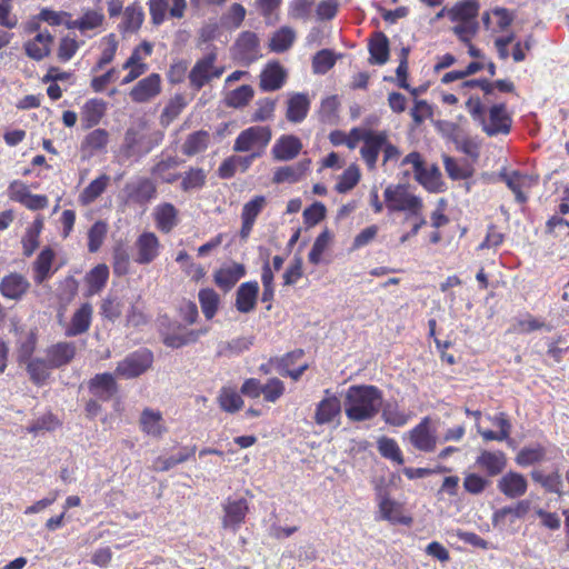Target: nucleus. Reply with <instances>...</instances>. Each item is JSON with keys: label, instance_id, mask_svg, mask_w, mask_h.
<instances>
[{"label": "nucleus", "instance_id": "nucleus-30", "mask_svg": "<svg viewBox=\"0 0 569 569\" xmlns=\"http://www.w3.org/2000/svg\"><path fill=\"white\" fill-rule=\"evenodd\" d=\"M53 40L50 31H40L23 44L24 52L30 59L41 61L50 54Z\"/></svg>", "mask_w": 569, "mask_h": 569}, {"label": "nucleus", "instance_id": "nucleus-32", "mask_svg": "<svg viewBox=\"0 0 569 569\" xmlns=\"http://www.w3.org/2000/svg\"><path fill=\"white\" fill-rule=\"evenodd\" d=\"M90 392L102 401H109L118 391L114 377L109 373H98L88 383Z\"/></svg>", "mask_w": 569, "mask_h": 569}, {"label": "nucleus", "instance_id": "nucleus-38", "mask_svg": "<svg viewBox=\"0 0 569 569\" xmlns=\"http://www.w3.org/2000/svg\"><path fill=\"white\" fill-rule=\"evenodd\" d=\"M140 429L147 436L160 438L167 431L160 411L146 408L140 416Z\"/></svg>", "mask_w": 569, "mask_h": 569}, {"label": "nucleus", "instance_id": "nucleus-60", "mask_svg": "<svg viewBox=\"0 0 569 569\" xmlns=\"http://www.w3.org/2000/svg\"><path fill=\"white\" fill-rule=\"evenodd\" d=\"M531 478L535 482L540 483L548 492L561 495L562 479L558 471L545 475L540 470L531 471Z\"/></svg>", "mask_w": 569, "mask_h": 569}, {"label": "nucleus", "instance_id": "nucleus-49", "mask_svg": "<svg viewBox=\"0 0 569 569\" xmlns=\"http://www.w3.org/2000/svg\"><path fill=\"white\" fill-rule=\"evenodd\" d=\"M253 97V88L250 84H242L227 92L223 102L229 108L242 109L250 103Z\"/></svg>", "mask_w": 569, "mask_h": 569}, {"label": "nucleus", "instance_id": "nucleus-59", "mask_svg": "<svg viewBox=\"0 0 569 569\" xmlns=\"http://www.w3.org/2000/svg\"><path fill=\"white\" fill-rule=\"evenodd\" d=\"M102 51L101 54L94 66V70H101L107 64L111 63L116 57L118 50V40L113 33L107 34L102 38Z\"/></svg>", "mask_w": 569, "mask_h": 569}, {"label": "nucleus", "instance_id": "nucleus-40", "mask_svg": "<svg viewBox=\"0 0 569 569\" xmlns=\"http://www.w3.org/2000/svg\"><path fill=\"white\" fill-rule=\"evenodd\" d=\"M180 164L177 157L168 156L158 160L151 168L150 172L164 183H174L180 179L181 174L172 171Z\"/></svg>", "mask_w": 569, "mask_h": 569}, {"label": "nucleus", "instance_id": "nucleus-52", "mask_svg": "<svg viewBox=\"0 0 569 569\" xmlns=\"http://www.w3.org/2000/svg\"><path fill=\"white\" fill-rule=\"evenodd\" d=\"M296 40V32L290 27H281L277 30L269 42L272 52L282 53L289 50Z\"/></svg>", "mask_w": 569, "mask_h": 569}, {"label": "nucleus", "instance_id": "nucleus-58", "mask_svg": "<svg viewBox=\"0 0 569 569\" xmlns=\"http://www.w3.org/2000/svg\"><path fill=\"white\" fill-rule=\"evenodd\" d=\"M378 451L383 458L389 459L397 465L405 463L402 451L397 441L392 438L381 437L378 440Z\"/></svg>", "mask_w": 569, "mask_h": 569}, {"label": "nucleus", "instance_id": "nucleus-48", "mask_svg": "<svg viewBox=\"0 0 569 569\" xmlns=\"http://www.w3.org/2000/svg\"><path fill=\"white\" fill-rule=\"evenodd\" d=\"M210 143V134L206 130H198L190 133L181 148V151L184 156L193 157L202 151H204Z\"/></svg>", "mask_w": 569, "mask_h": 569}, {"label": "nucleus", "instance_id": "nucleus-34", "mask_svg": "<svg viewBox=\"0 0 569 569\" xmlns=\"http://www.w3.org/2000/svg\"><path fill=\"white\" fill-rule=\"evenodd\" d=\"M109 132L106 129L97 128L88 132L81 141L80 151L83 157H93L106 150L109 143Z\"/></svg>", "mask_w": 569, "mask_h": 569}, {"label": "nucleus", "instance_id": "nucleus-22", "mask_svg": "<svg viewBox=\"0 0 569 569\" xmlns=\"http://www.w3.org/2000/svg\"><path fill=\"white\" fill-rule=\"evenodd\" d=\"M302 147V142L297 136L282 134L273 143L271 156L276 161H291L299 156Z\"/></svg>", "mask_w": 569, "mask_h": 569}, {"label": "nucleus", "instance_id": "nucleus-25", "mask_svg": "<svg viewBox=\"0 0 569 569\" xmlns=\"http://www.w3.org/2000/svg\"><path fill=\"white\" fill-rule=\"evenodd\" d=\"M30 282L21 273L10 272L0 281V293L10 300H20L29 291Z\"/></svg>", "mask_w": 569, "mask_h": 569}, {"label": "nucleus", "instance_id": "nucleus-55", "mask_svg": "<svg viewBox=\"0 0 569 569\" xmlns=\"http://www.w3.org/2000/svg\"><path fill=\"white\" fill-rule=\"evenodd\" d=\"M361 172L357 164H350L338 178L335 190L338 193H347L360 181Z\"/></svg>", "mask_w": 569, "mask_h": 569}, {"label": "nucleus", "instance_id": "nucleus-24", "mask_svg": "<svg viewBox=\"0 0 569 569\" xmlns=\"http://www.w3.org/2000/svg\"><path fill=\"white\" fill-rule=\"evenodd\" d=\"M156 228L164 234L170 233L180 222L179 210L171 202H161L152 212Z\"/></svg>", "mask_w": 569, "mask_h": 569}, {"label": "nucleus", "instance_id": "nucleus-43", "mask_svg": "<svg viewBox=\"0 0 569 569\" xmlns=\"http://www.w3.org/2000/svg\"><path fill=\"white\" fill-rule=\"evenodd\" d=\"M479 8L480 6L476 0H462L448 9L447 17L455 23L473 21L477 20Z\"/></svg>", "mask_w": 569, "mask_h": 569}, {"label": "nucleus", "instance_id": "nucleus-20", "mask_svg": "<svg viewBox=\"0 0 569 569\" xmlns=\"http://www.w3.org/2000/svg\"><path fill=\"white\" fill-rule=\"evenodd\" d=\"M430 418L425 417L409 432L411 445L419 451L431 452L437 447V437L430 430Z\"/></svg>", "mask_w": 569, "mask_h": 569}, {"label": "nucleus", "instance_id": "nucleus-63", "mask_svg": "<svg viewBox=\"0 0 569 569\" xmlns=\"http://www.w3.org/2000/svg\"><path fill=\"white\" fill-rule=\"evenodd\" d=\"M336 63L333 52L329 49L318 51L312 58V71L317 74L327 73Z\"/></svg>", "mask_w": 569, "mask_h": 569}, {"label": "nucleus", "instance_id": "nucleus-50", "mask_svg": "<svg viewBox=\"0 0 569 569\" xmlns=\"http://www.w3.org/2000/svg\"><path fill=\"white\" fill-rule=\"evenodd\" d=\"M110 183V177L106 173L92 180L80 193L79 201L83 206H88L96 201L107 189Z\"/></svg>", "mask_w": 569, "mask_h": 569}, {"label": "nucleus", "instance_id": "nucleus-61", "mask_svg": "<svg viewBox=\"0 0 569 569\" xmlns=\"http://www.w3.org/2000/svg\"><path fill=\"white\" fill-rule=\"evenodd\" d=\"M107 232H108V226L102 220H98L91 226V228L88 231V250H89V252L94 253L101 248V246L106 239Z\"/></svg>", "mask_w": 569, "mask_h": 569}, {"label": "nucleus", "instance_id": "nucleus-9", "mask_svg": "<svg viewBox=\"0 0 569 569\" xmlns=\"http://www.w3.org/2000/svg\"><path fill=\"white\" fill-rule=\"evenodd\" d=\"M303 357V349H295L282 357L270 358L269 363L273 365L282 377H289L293 381H298L309 368L308 362L301 361Z\"/></svg>", "mask_w": 569, "mask_h": 569}, {"label": "nucleus", "instance_id": "nucleus-28", "mask_svg": "<svg viewBox=\"0 0 569 569\" xmlns=\"http://www.w3.org/2000/svg\"><path fill=\"white\" fill-rule=\"evenodd\" d=\"M77 347L72 341H60L49 346L46 358L53 369L69 365L76 357Z\"/></svg>", "mask_w": 569, "mask_h": 569}, {"label": "nucleus", "instance_id": "nucleus-64", "mask_svg": "<svg viewBox=\"0 0 569 569\" xmlns=\"http://www.w3.org/2000/svg\"><path fill=\"white\" fill-rule=\"evenodd\" d=\"M479 31V23L477 20L456 22L452 27V32L458 40L463 44H469L470 41L477 36Z\"/></svg>", "mask_w": 569, "mask_h": 569}, {"label": "nucleus", "instance_id": "nucleus-15", "mask_svg": "<svg viewBox=\"0 0 569 569\" xmlns=\"http://www.w3.org/2000/svg\"><path fill=\"white\" fill-rule=\"evenodd\" d=\"M512 119L506 110V104H493L489 109V118L481 123L482 130L489 136L508 134L511 129Z\"/></svg>", "mask_w": 569, "mask_h": 569}, {"label": "nucleus", "instance_id": "nucleus-37", "mask_svg": "<svg viewBox=\"0 0 569 569\" xmlns=\"http://www.w3.org/2000/svg\"><path fill=\"white\" fill-rule=\"evenodd\" d=\"M310 100L306 93H293L287 101L286 118L289 122H302L309 112Z\"/></svg>", "mask_w": 569, "mask_h": 569}, {"label": "nucleus", "instance_id": "nucleus-29", "mask_svg": "<svg viewBox=\"0 0 569 569\" xmlns=\"http://www.w3.org/2000/svg\"><path fill=\"white\" fill-rule=\"evenodd\" d=\"M54 260V250L49 246L42 248L32 263L33 280L36 283H43L46 280L50 279L52 274L58 270V268L52 270Z\"/></svg>", "mask_w": 569, "mask_h": 569}, {"label": "nucleus", "instance_id": "nucleus-18", "mask_svg": "<svg viewBox=\"0 0 569 569\" xmlns=\"http://www.w3.org/2000/svg\"><path fill=\"white\" fill-rule=\"evenodd\" d=\"M527 478L513 470L503 473L497 481V489L508 499H519L528 490Z\"/></svg>", "mask_w": 569, "mask_h": 569}, {"label": "nucleus", "instance_id": "nucleus-8", "mask_svg": "<svg viewBox=\"0 0 569 569\" xmlns=\"http://www.w3.org/2000/svg\"><path fill=\"white\" fill-rule=\"evenodd\" d=\"M231 53L234 60L249 66L260 57V40L257 33L252 31H242L237 37L231 47Z\"/></svg>", "mask_w": 569, "mask_h": 569}, {"label": "nucleus", "instance_id": "nucleus-7", "mask_svg": "<svg viewBox=\"0 0 569 569\" xmlns=\"http://www.w3.org/2000/svg\"><path fill=\"white\" fill-rule=\"evenodd\" d=\"M153 362V355L149 349H140L128 355L116 368V376L132 379L144 373Z\"/></svg>", "mask_w": 569, "mask_h": 569}, {"label": "nucleus", "instance_id": "nucleus-44", "mask_svg": "<svg viewBox=\"0 0 569 569\" xmlns=\"http://www.w3.org/2000/svg\"><path fill=\"white\" fill-rule=\"evenodd\" d=\"M43 218L37 217L33 222L26 229L21 239L22 254L27 258L31 257L40 246V234L43 230Z\"/></svg>", "mask_w": 569, "mask_h": 569}, {"label": "nucleus", "instance_id": "nucleus-4", "mask_svg": "<svg viewBox=\"0 0 569 569\" xmlns=\"http://www.w3.org/2000/svg\"><path fill=\"white\" fill-rule=\"evenodd\" d=\"M218 50L212 47L209 52L199 58L188 73L189 86L194 91H200L204 86L214 79H219L224 72L226 67L217 64Z\"/></svg>", "mask_w": 569, "mask_h": 569}, {"label": "nucleus", "instance_id": "nucleus-17", "mask_svg": "<svg viewBox=\"0 0 569 569\" xmlns=\"http://www.w3.org/2000/svg\"><path fill=\"white\" fill-rule=\"evenodd\" d=\"M310 166L311 160L306 158L292 164L278 167L274 169L271 180L276 184L298 183L307 177L310 171Z\"/></svg>", "mask_w": 569, "mask_h": 569}, {"label": "nucleus", "instance_id": "nucleus-39", "mask_svg": "<svg viewBox=\"0 0 569 569\" xmlns=\"http://www.w3.org/2000/svg\"><path fill=\"white\" fill-rule=\"evenodd\" d=\"M488 419L499 429V431L489 429L478 430L483 440L505 441L510 438L512 426L506 412H499L495 416H489Z\"/></svg>", "mask_w": 569, "mask_h": 569}, {"label": "nucleus", "instance_id": "nucleus-16", "mask_svg": "<svg viewBox=\"0 0 569 569\" xmlns=\"http://www.w3.org/2000/svg\"><path fill=\"white\" fill-rule=\"evenodd\" d=\"M162 80L159 73L152 72L139 80L130 90L129 97L136 103H146L161 92Z\"/></svg>", "mask_w": 569, "mask_h": 569}, {"label": "nucleus", "instance_id": "nucleus-56", "mask_svg": "<svg viewBox=\"0 0 569 569\" xmlns=\"http://www.w3.org/2000/svg\"><path fill=\"white\" fill-rule=\"evenodd\" d=\"M180 188L182 191L188 192L196 189H201L206 184L207 174L202 168L191 167L183 174H181Z\"/></svg>", "mask_w": 569, "mask_h": 569}, {"label": "nucleus", "instance_id": "nucleus-12", "mask_svg": "<svg viewBox=\"0 0 569 569\" xmlns=\"http://www.w3.org/2000/svg\"><path fill=\"white\" fill-rule=\"evenodd\" d=\"M127 202L144 206L157 197V184L147 177L128 182L123 189Z\"/></svg>", "mask_w": 569, "mask_h": 569}, {"label": "nucleus", "instance_id": "nucleus-23", "mask_svg": "<svg viewBox=\"0 0 569 569\" xmlns=\"http://www.w3.org/2000/svg\"><path fill=\"white\" fill-rule=\"evenodd\" d=\"M108 110V103L101 98L87 100L80 110V122L83 130L98 126Z\"/></svg>", "mask_w": 569, "mask_h": 569}, {"label": "nucleus", "instance_id": "nucleus-19", "mask_svg": "<svg viewBox=\"0 0 569 569\" xmlns=\"http://www.w3.org/2000/svg\"><path fill=\"white\" fill-rule=\"evenodd\" d=\"M341 415V401L331 392L330 389L325 390V398L319 401L315 410V422L319 426L328 425Z\"/></svg>", "mask_w": 569, "mask_h": 569}, {"label": "nucleus", "instance_id": "nucleus-47", "mask_svg": "<svg viewBox=\"0 0 569 569\" xmlns=\"http://www.w3.org/2000/svg\"><path fill=\"white\" fill-rule=\"evenodd\" d=\"M416 181L429 192H439L442 190V176L438 166H425L422 170L416 174Z\"/></svg>", "mask_w": 569, "mask_h": 569}, {"label": "nucleus", "instance_id": "nucleus-2", "mask_svg": "<svg viewBox=\"0 0 569 569\" xmlns=\"http://www.w3.org/2000/svg\"><path fill=\"white\" fill-rule=\"evenodd\" d=\"M360 156L368 170H375L379 153L382 152V164L389 161L398 160L400 150L390 139L387 130H372L366 132L363 144L360 148Z\"/></svg>", "mask_w": 569, "mask_h": 569}, {"label": "nucleus", "instance_id": "nucleus-10", "mask_svg": "<svg viewBox=\"0 0 569 569\" xmlns=\"http://www.w3.org/2000/svg\"><path fill=\"white\" fill-rule=\"evenodd\" d=\"M499 178L513 192L516 201L526 203L529 199V191L538 184V178L519 170L502 171Z\"/></svg>", "mask_w": 569, "mask_h": 569}, {"label": "nucleus", "instance_id": "nucleus-27", "mask_svg": "<svg viewBox=\"0 0 569 569\" xmlns=\"http://www.w3.org/2000/svg\"><path fill=\"white\" fill-rule=\"evenodd\" d=\"M104 14L101 9H86L79 18L68 23L69 29H77L82 34H89L90 31L97 34L103 27Z\"/></svg>", "mask_w": 569, "mask_h": 569}, {"label": "nucleus", "instance_id": "nucleus-54", "mask_svg": "<svg viewBox=\"0 0 569 569\" xmlns=\"http://www.w3.org/2000/svg\"><path fill=\"white\" fill-rule=\"evenodd\" d=\"M218 403L220 408L229 413H234L243 407V400L232 387H222L219 391Z\"/></svg>", "mask_w": 569, "mask_h": 569}, {"label": "nucleus", "instance_id": "nucleus-36", "mask_svg": "<svg viewBox=\"0 0 569 569\" xmlns=\"http://www.w3.org/2000/svg\"><path fill=\"white\" fill-rule=\"evenodd\" d=\"M368 50L371 64H385L389 60L390 46L388 37L381 32H375L369 39Z\"/></svg>", "mask_w": 569, "mask_h": 569}, {"label": "nucleus", "instance_id": "nucleus-5", "mask_svg": "<svg viewBox=\"0 0 569 569\" xmlns=\"http://www.w3.org/2000/svg\"><path fill=\"white\" fill-rule=\"evenodd\" d=\"M272 139V130L269 126H251L242 130L233 142L234 152H259L261 158Z\"/></svg>", "mask_w": 569, "mask_h": 569}, {"label": "nucleus", "instance_id": "nucleus-3", "mask_svg": "<svg viewBox=\"0 0 569 569\" xmlns=\"http://www.w3.org/2000/svg\"><path fill=\"white\" fill-rule=\"evenodd\" d=\"M386 208L390 213L407 212L408 216H421L423 201L419 196L410 192L409 187L402 183L389 184L383 191Z\"/></svg>", "mask_w": 569, "mask_h": 569}, {"label": "nucleus", "instance_id": "nucleus-51", "mask_svg": "<svg viewBox=\"0 0 569 569\" xmlns=\"http://www.w3.org/2000/svg\"><path fill=\"white\" fill-rule=\"evenodd\" d=\"M198 299L204 318L211 320L219 310V295L212 288H203L199 290Z\"/></svg>", "mask_w": 569, "mask_h": 569}, {"label": "nucleus", "instance_id": "nucleus-1", "mask_svg": "<svg viewBox=\"0 0 569 569\" xmlns=\"http://www.w3.org/2000/svg\"><path fill=\"white\" fill-rule=\"evenodd\" d=\"M383 401L382 391L373 385H352L345 393V413L352 422L373 419Z\"/></svg>", "mask_w": 569, "mask_h": 569}, {"label": "nucleus", "instance_id": "nucleus-26", "mask_svg": "<svg viewBox=\"0 0 569 569\" xmlns=\"http://www.w3.org/2000/svg\"><path fill=\"white\" fill-rule=\"evenodd\" d=\"M476 465L483 470L488 477H496L502 473L507 468L508 458L501 450H482L476 458Z\"/></svg>", "mask_w": 569, "mask_h": 569}, {"label": "nucleus", "instance_id": "nucleus-46", "mask_svg": "<svg viewBox=\"0 0 569 569\" xmlns=\"http://www.w3.org/2000/svg\"><path fill=\"white\" fill-rule=\"evenodd\" d=\"M109 279V268L104 263H99L86 274L88 286L87 297L99 293L107 284Z\"/></svg>", "mask_w": 569, "mask_h": 569}, {"label": "nucleus", "instance_id": "nucleus-14", "mask_svg": "<svg viewBox=\"0 0 569 569\" xmlns=\"http://www.w3.org/2000/svg\"><path fill=\"white\" fill-rule=\"evenodd\" d=\"M147 4L153 26L162 24L168 12L171 18L181 19L184 17L187 10L186 0H172V7L170 9L168 0H148Z\"/></svg>", "mask_w": 569, "mask_h": 569}, {"label": "nucleus", "instance_id": "nucleus-21", "mask_svg": "<svg viewBox=\"0 0 569 569\" xmlns=\"http://www.w3.org/2000/svg\"><path fill=\"white\" fill-rule=\"evenodd\" d=\"M93 317V307L90 302H83L71 316L68 325L64 327L66 337H77L88 332Z\"/></svg>", "mask_w": 569, "mask_h": 569}, {"label": "nucleus", "instance_id": "nucleus-45", "mask_svg": "<svg viewBox=\"0 0 569 569\" xmlns=\"http://www.w3.org/2000/svg\"><path fill=\"white\" fill-rule=\"evenodd\" d=\"M451 140L456 146V149L473 160H477L480 156V143L459 129L457 124L452 126Z\"/></svg>", "mask_w": 569, "mask_h": 569}, {"label": "nucleus", "instance_id": "nucleus-35", "mask_svg": "<svg viewBox=\"0 0 569 569\" xmlns=\"http://www.w3.org/2000/svg\"><path fill=\"white\" fill-rule=\"evenodd\" d=\"M287 73L278 62L269 63L260 73L259 87L263 92L279 90L284 81Z\"/></svg>", "mask_w": 569, "mask_h": 569}, {"label": "nucleus", "instance_id": "nucleus-11", "mask_svg": "<svg viewBox=\"0 0 569 569\" xmlns=\"http://www.w3.org/2000/svg\"><path fill=\"white\" fill-rule=\"evenodd\" d=\"M223 516L221 525L224 529H231L236 532L246 521L249 512V502L246 498H227L222 503Z\"/></svg>", "mask_w": 569, "mask_h": 569}, {"label": "nucleus", "instance_id": "nucleus-6", "mask_svg": "<svg viewBox=\"0 0 569 569\" xmlns=\"http://www.w3.org/2000/svg\"><path fill=\"white\" fill-rule=\"evenodd\" d=\"M164 320L167 325L161 322L160 336L163 345L172 349L194 343L206 332V330L187 329L177 321H170L167 317H164Z\"/></svg>", "mask_w": 569, "mask_h": 569}, {"label": "nucleus", "instance_id": "nucleus-13", "mask_svg": "<svg viewBox=\"0 0 569 569\" xmlns=\"http://www.w3.org/2000/svg\"><path fill=\"white\" fill-rule=\"evenodd\" d=\"M134 249V262L138 264H149L159 257L161 242L154 232L143 231L136 239Z\"/></svg>", "mask_w": 569, "mask_h": 569}, {"label": "nucleus", "instance_id": "nucleus-62", "mask_svg": "<svg viewBox=\"0 0 569 569\" xmlns=\"http://www.w3.org/2000/svg\"><path fill=\"white\" fill-rule=\"evenodd\" d=\"M381 417L387 425L392 427H402L410 419V416L400 410L397 405L390 403L383 407Z\"/></svg>", "mask_w": 569, "mask_h": 569}, {"label": "nucleus", "instance_id": "nucleus-33", "mask_svg": "<svg viewBox=\"0 0 569 569\" xmlns=\"http://www.w3.org/2000/svg\"><path fill=\"white\" fill-rule=\"evenodd\" d=\"M259 295L257 281L241 283L236 291V308L241 313H249L254 310Z\"/></svg>", "mask_w": 569, "mask_h": 569}, {"label": "nucleus", "instance_id": "nucleus-41", "mask_svg": "<svg viewBox=\"0 0 569 569\" xmlns=\"http://www.w3.org/2000/svg\"><path fill=\"white\" fill-rule=\"evenodd\" d=\"M379 512L381 518L392 523L410 525L412 522L411 517L402 515V506L392 500L388 495L380 498Z\"/></svg>", "mask_w": 569, "mask_h": 569}, {"label": "nucleus", "instance_id": "nucleus-42", "mask_svg": "<svg viewBox=\"0 0 569 569\" xmlns=\"http://www.w3.org/2000/svg\"><path fill=\"white\" fill-rule=\"evenodd\" d=\"M144 21V11L142 7L133 2L123 10L122 21L119 24V31L122 34L136 33Z\"/></svg>", "mask_w": 569, "mask_h": 569}, {"label": "nucleus", "instance_id": "nucleus-57", "mask_svg": "<svg viewBox=\"0 0 569 569\" xmlns=\"http://www.w3.org/2000/svg\"><path fill=\"white\" fill-rule=\"evenodd\" d=\"M546 457V449L541 445L523 447L516 456V462L520 467H529L542 461Z\"/></svg>", "mask_w": 569, "mask_h": 569}, {"label": "nucleus", "instance_id": "nucleus-53", "mask_svg": "<svg viewBox=\"0 0 569 569\" xmlns=\"http://www.w3.org/2000/svg\"><path fill=\"white\" fill-rule=\"evenodd\" d=\"M53 369L48 359L34 358L27 365V372L30 380L36 386H42L50 377V370Z\"/></svg>", "mask_w": 569, "mask_h": 569}, {"label": "nucleus", "instance_id": "nucleus-31", "mask_svg": "<svg viewBox=\"0 0 569 569\" xmlns=\"http://www.w3.org/2000/svg\"><path fill=\"white\" fill-rule=\"evenodd\" d=\"M244 274V266L233 262L217 269L213 273V281L221 290L227 292L231 290Z\"/></svg>", "mask_w": 569, "mask_h": 569}]
</instances>
